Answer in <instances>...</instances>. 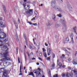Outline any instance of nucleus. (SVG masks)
<instances>
[{
	"label": "nucleus",
	"mask_w": 77,
	"mask_h": 77,
	"mask_svg": "<svg viewBox=\"0 0 77 77\" xmlns=\"http://www.w3.org/2000/svg\"><path fill=\"white\" fill-rule=\"evenodd\" d=\"M0 71L2 72H4L3 73L2 77H8V74H9L10 73V71L9 70H7L6 69H4L3 68H1Z\"/></svg>",
	"instance_id": "nucleus-1"
},
{
	"label": "nucleus",
	"mask_w": 77,
	"mask_h": 77,
	"mask_svg": "<svg viewBox=\"0 0 77 77\" xmlns=\"http://www.w3.org/2000/svg\"><path fill=\"white\" fill-rule=\"evenodd\" d=\"M8 52H7L5 53V54H4V57H5V58H3L1 60V61L3 62V61H6L7 60H11L12 59L11 58H10L9 57H7L8 56Z\"/></svg>",
	"instance_id": "nucleus-2"
},
{
	"label": "nucleus",
	"mask_w": 77,
	"mask_h": 77,
	"mask_svg": "<svg viewBox=\"0 0 77 77\" xmlns=\"http://www.w3.org/2000/svg\"><path fill=\"white\" fill-rule=\"evenodd\" d=\"M29 9V6H27V8H25V14H32L33 13V10L32 9H30L29 10H28Z\"/></svg>",
	"instance_id": "nucleus-3"
},
{
	"label": "nucleus",
	"mask_w": 77,
	"mask_h": 77,
	"mask_svg": "<svg viewBox=\"0 0 77 77\" xmlns=\"http://www.w3.org/2000/svg\"><path fill=\"white\" fill-rule=\"evenodd\" d=\"M40 71H41V69L39 68H38V69L35 70L33 71V72L36 74L37 76H41V73L40 72Z\"/></svg>",
	"instance_id": "nucleus-4"
},
{
	"label": "nucleus",
	"mask_w": 77,
	"mask_h": 77,
	"mask_svg": "<svg viewBox=\"0 0 77 77\" xmlns=\"http://www.w3.org/2000/svg\"><path fill=\"white\" fill-rule=\"evenodd\" d=\"M0 48H1L2 50L6 51H8V48L7 47L3 45H0Z\"/></svg>",
	"instance_id": "nucleus-5"
},
{
	"label": "nucleus",
	"mask_w": 77,
	"mask_h": 77,
	"mask_svg": "<svg viewBox=\"0 0 77 77\" xmlns=\"http://www.w3.org/2000/svg\"><path fill=\"white\" fill-rule=\"evenodd\" d=\"M6 37V34L3 32H0V39H4Z\"/></svg>",
	"instance_id": "nucleus-6"
},
{
	"label": "nucleus",
	"mask_w": 77,
	"mask_h": 77,
	"mask_svg": "<svg viewBox=\"0 0 77 77\" xmlns=\"http://www.w3.org/2000/svg\"><path fill=\"white\" fill-rule=\"evenodd\" d=\"M3 65L5 67H7L9 65H11V63L8 62H5L3 63Z\"/></svg>",
	"instance_id": "nucleus-7"
},
{
	"label": "nucleus",
	"mask_w": 77,
	"mask_h": 77,
	"mask_svg": "<svg viewBox=\"0 0 77 77\" xmlns=\"http://www.w3.org/2000/svg\"><path fill=\"white\" fill-rule=\"evenodd\" d=\"M53 8H54V9H56V10H57V11H59L60 12H62V9H61V8H60L58 6H54V7H53Z\"/></svg>",
	"instance_id": "nucleus-8"
},
{
	"label": "nucleus",
	"mask_w": 77,
	"mask_h": 77,
	"mask_svg": "<svg viewBox=\"0 0 77 77\" xmlns=\"http://www.w3.org/2000/svg\"><path fill=\"white\" fill-rule=\"evenodd\" d=\"M0 25L2 28H5L6 27V24L5 23H3L2 22H0Z\"/></svg>",
	"instance_id": "nucleus-9"
},
{
	"label": "nucleus",
	"mask_w": 77,
	"mask_h": 77,
	"mask_svg": "<svg viewBox=\"0 0 77 77\" xmlns=\"http://www.w3.org/2000/svg\"><path fill=\"white\" fill-rule=\"evenodd\" d=\"M56 4V0H52L51 2V6L52 7H54Z\"/></svg>",
	"instance_id": "nucleus-10"
},
{
	"label": "nucleus",
	"mask_w": 77,
	"mask_h": 77,
	"mask_svg": "<svg viewBox=\"0 0 77 77\" xmlns=\"http://www.w3.org/2000/svg\"><path fill=\"white\" fill-rule=\"evenodd\" d=\"M20 3L22 6H23L24 8L26 7V2H23L22 1H20Z\"/></svg>",
	"instance_id": "nucleus-11"
},
{
	"label": "nucleus",
	"mask_w": 77,
	"mask_h": 77,
	"mask_svg": "<svg viewBox=\"0 0 77 77\" xmlns=\"http://www.w3.org/2000/svg\"><path fill=\"white\" fill-rule=\"evenodd\" d=\"M53 24V23L51 21L48 20V22L46 23V25L47 26H51Z\"/></svg>",
	"instance_id": "nucleus-12"
},
{
	"label": "nucleus",
	"mask_w": 77,
	"mask_h": 77,
	"mask_svg": "<svg viewBox=\"0 0 77 77\" xmlns=\"http://www.w3.org/2000/svg\"><path fill=\"white\" fill-rule=\"evenodd\" d=\"M77 60L75 59V60H73V61L72 63L74 65H77Z\"/></svg>",
	"instance_id": "nucleus-13"
},
{
	"label": "nucleus",
	"mask_w": 77,
	"mask_h": 77,
	"mask_svg": "<svg viewBox=\"0 0 77 77\" xmlns=\"http://www.w3.org/2000/svg\"><path fill=\"white\" fill-rule=\"evenodd\" d=\"M48 53H51V48H48L47 50Z\"/></svg>",
	"instance_id": "nucleus-14"
},
{
	"label": "nucleus",
	"mask_w": 77,
	"mask_h": 77,
	"mask_svg": "<svg viewBox=\"0 0 77 77\" xmlns=\"http://www.w3.org/2000/svg\"><path fill=\"white\" fill-rule=\"evenodd\" d=\"M66 30V26H65L63 28V33H64V32H65Z\"/></svg>",
	"instance_id": "nucleus-15"
},
{
	"label": "nucleus",
	"mask_w": 77,
	"mask_h": 77,
	"mask_svg": "<svg viewBox=\"0 0 77 77\" xmlns=\"http://www.w3.org/2000/svg\"><path fill=\"white\" fill-rule=\"evenodd\" d=\"M23 66V64L22 63V62H21V63L20 64V73H21L22 72H21V68H22V67Z\"/></svg>",
	"instance_id": "nucleus-16"
},
{
	"label": "nucleus",
	"mask_w": 77,
	"mask_h": 77,
	"mask_svg": "<svg viewBox=\"0 0 77 77\" xmlns=\"http://www.w3.org/2000/svg\"><path fill=\"white\" fill-rule=\"evenodd\" d=\"M61 23L63 24H65V20H61Z\"/></svg>",
	"instance_id": "nucleus-17"
},
{
	"label": "nucleus",
	"mask_w": 77,
	"mask_h": 77,
	"mask_svg": "<svg viewBox=\"0 0 77 77\" xmlns=\"http://www.w3.org/2000/svg\"><path fill=\"white\" fill-rule=\"evenodd\" d=\"M29 75H32L33 77H35V75L33 74V73L32 72H31L29 74Z\"/></svg>",
	"instance_id": "nucleus-18"
},
{
	"label": "nucleus",
	"mask_w": 77,
	"mask_h": 77,
	"mask_svg": "<svg viewBox=\"0 0 77 77\" xmlns=\"http://www.w3.org/2000/svg\"><path fill=\"white\" fill-rule=\"evenodd\" d=\"M48 74H49V75L50 77H51V72H50V69H48Z\"/></svg>",
	"instance_id": "nucleus-19"
},
{
	"label": "nucleus",
	"mask_w": 77,
	"mask_h": 77,
	"mask_svg": "<svg viewBox=\"0 0 77 77\" xmlns=\"http://www.w3.org/2000/svg\"><path fill=\"white\" fill-rule=\"evenodd\" d=\"M68 41H69V38H68L67 37L66 38L65 40V43H67V42H68Z\"/></svg>",
	"instance_id": "nucleus-20"
},
{
	"label": "nucleus",
	"mask_w": 77,
	"mask_h": 77,
	"mask_svg": "<svg viewBox=\"0 0 77 77\" xmlns=\"http://www.w3.org/2000/svg\"><path fill=\"white\" fill-rule=\"evenodd\" d=\"M73 29L74 32H75V33H76H76H76V31H75V30H76V27L75 26L73 28Z\"/></svg>",
	"instance_id": "nucleus-21"
},
{
	"label": "nucleus",
	"mask_w": 77,
	"mask_h": 77,
	"mask_svg": "<svg viewBox=\"0 0 77 77\" xmlns=\"http://www.w3.org/2000/svg\"><path fill=\"white\" fill-rule=\"evenodd\" d=\"M70 37L71 38L72 42H73L74 41H73V35H72V34H71L70 35Z\"/></svg>",
	"instance_id": "nucleus-22"
},
{
	"label": "nucleus",
	"mask_w": 77,
	"mask_h": 77,
	"mask_svg": "<svg viewBox=\"0 0 77 77\" xmlns=\"http://www.w3.org/2000/svg\"><path fill=\"white\" fill-rule=\"evenodd\" d=\"M56 18V15H53V16L52 17V19H53V20L54 21H56L55 20V19Z\"/></svg>",
	"instance_id": "nucleus-23"
},
{
	"label": "nucleus",
	"mask_w": 77,
	"mask_h": 77,
	"mask_svg": "<svg viewBox=\"0 0 77 77\" xmlns=\"http://www.w3.org/2000/svg\"><path fill=\"white\" fill-rule=\"evenodd\" d=\"M55 27L56 28H58L59 27V24L58 23H56L55 24Z\"/></svg>",
	"instance_id": "nucleus-24"
},
{
	"label": "nucleus",
	"mask_w": 77,
	"mask_h": 77,
	"mask_svg": "<svg viewBox=\"0 0 77 77\" xmlns=\"http://www.w3.org/2000/svg\"><path fill=\"white\" fill-rule=\"evenodd\" d=\"M2 6H3V9L5 12V11H6V7H5V5H3Z\"/></svg>",
	"instance_id": "nucleus-25"
},
{
	"label": "nucleus",
	"mask_w": 77,
	"mask_h": 77,
	"mask_svg": "<svg viewBox=\"0 0 77 77\" xmlns=\"http://www.w3.org/2000/svg\"><path fill=\"white\" fill-rule=\"evenodd\" d=\"M32 44L29 45V48L30 49H32Z\"/></svg>",
	"instance_id": "nucleus-26"
},
{
	"label": "nucleus",
	"mask_w": 77,
	"mask_h": 77,
	"mask_svg": "<svg viewBox=\"0 0 77 77\" xmlns=\"http://www.w3.org/2000/svg\"><path fill=\"white\" fill-rule=\"evenodd\" d=\"M16 51L17 52V54L18 53V48L17 47L16 48Z\"/></svg>",
	"instance_id": "nucleus-27"
},
{
	"label": "nucleus",
	"mask_w": 77,
	"mask_h": 77,
	"mask_svg": "<svg viewBox=\"0 0 77 77\" xmlns=\"http://www.w3.org/2000/svg\"><path fill=\"white\" fill-rule=\"evenodd\" d=\"M69 75L70 77H72L73 76V73L71 72L70 73Z\"/></svg>",
	"instance_id": "nucleus-28"
},
{
	"label": "nucleus",
	"mask_w": 77,
	"mask_h": 77,
	"mask_svg": "<svg viewBox=\"0 0 77 77\" xmlns=\"http://www.w3.org/2000/svg\"><path fill=\"white\" fill-rule=\"evenodd\" d=\"M43 54L45 57H47V54H46V53L44 52L43 53Z\"/></svg>",
	"instance_id": "nucleus-29"
},
{
	"label": "nucleus",
	"mask_w": 77,
	"mask_h": 77,
	"mask_svg": "<svg viewBox=\"0 0 77 77\" xmlns=\"http://www.w3.org/2000/svg\"><path fill=\"white\" fill-rule=\"evenodd\" d=\"M24 57L25 58V61H26V53H24Z\"/></svg>",
	"instance_id": "nucleus-30"
},
{
	"label": "nucleus",
	"mask_w": 77,
	"mask_h": 77,
	"mask_svg": "<svg viewBox=\"0 0 77 77\" xmlns=\"http://www.w3.org/2000/svg\"><path fill=\"white\" fill-rule=\"evenodd\" d=\"M74 73H75V75H77V72L75 70H73Z\"/></svg>",
	"instance_id": "nucleus-31"
},
{
	"label": "nucleus",
	"mask_w": 77,
	"mask_h": 77,
	"mask_svg": "<svg viewBox=\"0 0 77 77\" xmlns=\"http://www.w3.org/2000/svg\"><path fill=\"white\" fill-rule=\"evenodd\" d=\"M53 77H58V75L56 74L55 75H53Z\"/></svg>",
	"instance_id": "nucleus-32"
},
{
	"label": "nucleus",
	"mask_w": 77,
	"mask_h": 77,
	"mask_svg": "<svg viewBox=\"0 0 77 77\" xmlns=\"http://www.w3.org/2000/svg\"><path fill=\"white\" fill-rule=\"evenodd\" d=\"M57 16H58V17H61L62 15H61V14H57Z\"/></svg>",
	"instance_id": "nucleus-33"
},
{
	"label": "nucleus",
	"mask_w": 77,
	"mask_h": 77,
	"mask_svg": "<svg viewBox=\"0 0 77 77\" xmlns=\"http://www.w3.org/2000/svg\"><path fill=\"white\" fill-rule=\"evenodd\" d=\"M26 54H27L29 57H30V55H29V52H26Z\"/></svg>",
	"instance_id": "nucleus-34"
},
{
	"label": "nucleus",
	"mask_w": 77,
	"mask_h": 77,
	"mask_svg": "<svg viewBox=\"0 0 77 77\" xmlns=\"http://www.w3.org/2000/svg\"><path fill=\"white\" fill-rule=\"evenodd\" d=\"M52 56L53 58H54V57H55V54H54V53H53L52 54Z\"/></svg>",
	"instance_id": "nucleus-35"
},
{
	"label": "nucleus",
	"mask_w": 77,
	"mask_h": 77,
	"mask_svg": "<svg viewBox=\"0 0 77 77\" xmlns=\"http://www.w3.org/2000/svg\"><path fill=\"white\" fill-rule=\"evenodd\" d=\"M58 65H59V66H60V67H61V66H62V63H59V64H58Z\"/></svg>",
	"instance_id": "nucleus-36"
},
{
	"label": "nucleus",
	"mask_w": 77,
	"mask_h": 77,
	"mask_svg": "<svg viewBox=\"0 0 77 77\" xmlns=\"http://www.w3.org/2000/svg\"><path fill=\"white\" fill-rule=\"evenodd\" d=\"M7 41H8V38H6L5 40H4V41L5 42H7Z\"/></svg>",
	"instance_id": "nucleus-37"
},
{
	"label": "nucleus",
	"mask_w": 77,
	"mask_h": 77,
	"mask_svg": "<svg viewBox=\"0 0 77 77\" xmlns=\"http://www.w3.org/2000/svg\"><path fill=\"white\" fill-rule=\"evenodd\" d=\"M50 57H48L47 58V60H50Z\"/></svg>",
	"instance_id": "nucleus-38"
},
{
	"label": "nucleus",
	"mask_w": 77,
	"mask_h": 77,
	"mask_svg": "<svg viewBox=\"0 0 77 77\" xmlns=\"http://www.w3.org/2000/svg\"><path fill=\"white\" fill-rule=\"evenodd\" d=\"M66 77H69V76H68V73H67L66 74Z\"/></svg>",
	"instance_id": "nucleus-39"
},
{
	"label": "nucleus",
	"mask_w": 77,
	"mask_h": 77,
	"mask_svg": "<svg viewBox=\"0 0 77 77\" xmlns=\"http://www.w3.org/2000/svg\"><path fill=\"white\" fill-rule=\"evenodd\" d=\"M14 23V24H15V26L17 25V26H18V25L17 24V23L16 22V21H15Z\"/></svg>",
	"instance_id": "nucleus-40"
},
{
	"label": "nucleus",
	"mask_w": 77,
	"mask_h": 77,
	"mask_svg": "<svg viewBox=\"0 0 77 77\" xmlns=\"http://www.w3.org/2000/svg\"><path fill=\"white\" fill-rule=\"evenodd\" d=\"M52 66V67H54V66H55V64L53 63Z\"/></svg>",
	"instance_id": "nucleus-41"
},
{
	"label": "nucleus",
	"mask_w": 77,
	"mask_h": 77,
	"mask_svg": "<svg viewBox=\"0 0 77 77\" xmlns=\"http://www.w3.org/2000/svg\"><path fill=\"white\" fill-rule=\"evenodd\" d=\"M32 25H33L34 26H37V23H33Z\"/></svg>",
	"instance_id": "nucleus-42"
},
{
	"label": "nucleus",
	"mask_w": 77,
	"mask_h": 77,
	"mask_svg": "<svg viewBox=\"0 0 77 77\" xmlns=\"http://www.w3.org/2000/svg\"><path fill=\"white\" fill-rule=\"evenodd\" d=\"M42 50H43V51L44 52L46 51V50L44 48H43Z\"/></svg>",
	"instance_id": "nucleus-43"
},
{
	"label": "nucleus",
	"mask_w": 77,
	"mask_h": 77,
	"mask_svg": "<svg viewBox=\"0 0 77 77\" xmlns=\"http://www.w3.org/2000/svg\"><path fill=\"white\" fill-rule=\"evenodd\" d=\"M18 63H20V58L18 57Z\"/></svg>",
	"instance_id": "nucleus-44"
},
{
	"label": "nucleus",
	"mask_w": 77,
	"mask_h": 77,
	"mask_svg": "<svg viewBox=\"0 0 77 77\" xmlns=\"http://www.w3.org/2000/svg\"><path fill=\"white\" fill-rule=\"evenodd\" d=\"M39 56H42V54L41 53V52H39Z\"/></svg>",
	"instance_id": "nucleus-45"
},
{
	"label": "nucleus",
	"mask_w": 77,
	"mask_h": 77,
	"mask_svg": "<svg viewBox=\"0 0 77 77\" xmlns=\"http://www.w3.org/2000/svg\"><path fill=\"white\" fill-rule=\"evenodd\" d=\"M39 43H38L36 44V45H37V46H39Z\"/></svg>",
	"instance_id": "nucleus-46"
},
{
	"label": "nucleus",
	"mask_w": 77,
	"mask_h": 77,
	"mask_svg": "<svg viewBox=\"0 0 77 77\" xmlns=\"http://www.w3.org/2000/svg\"><path fill=\"white\" fill-rule=\"evenodd\" d=\"M35 20V17H34L31 19L32 21H33V20Z\"/></svg>",
	"instance_id": "nucleus-47"
},
{
	"label": "nucleus",
	"mask_w": 77,
	"mask_h": 77,
	"mask_svg": "<svg viewBox=\"0 0 77 77\" xmlns=\"http://www.w3.org/2000/svg\"><path fill=\"white\" fill-rule=\"evenodd\" d=\"M20 51L21 52H22V53H23V48H20Z\"/></svg>",
	"instance_id": "nucleus-48"
},
{
	"label": "nucleus",
	"mask_w": 77,
	"mask_h": 77,
	"mask_svg": "<svg viewBox=\"0 0 77 77\" xmlns=\"http://www.w3.org/2000/svg\"><path fill=\"white\" fill-rule=\"evenodd\" d=\"M28 23H29V24L30 25H32V23H31L30 22H28Z\"/></svg>",
	"instance_id": "nucleus-49"
},
{
	"label": "nucleus",
	"mask_w": 77,
	"mask_h": 77,
	"mask_svg": "<svg viewBox=\"0 0 77 77\" xmlns=\"http://www.w3.org/2000/svg\"><path fill=\"white\" fill-rule=\"evenodd\" d=\"M77 54V51H75V56H76V54Z\"/></svg>",
	"instance_id": "nucleus-50"
},
{
	"label": "nucleus",
	"mask_w": 77,
	"mask_h": 77,
	"mask_svg": "<svg viewBox=\"0 0 77 77\" xmlns=\"http://www.w3.org/2000/svg\"><path fill=\"white\" fill-rule=\"evenodd\" d=\"M18 24H20V19H18Z\"/></svg>",
	"instance_id": "nucleus-51"
},
{
	"label": "nucleus",
	"mask_w": 77,
	"mask_h": 77,
	"mask_svg": "<svg viewBox=\"0 0 77 77\" xmlns=\"http://www.w3.org/2000/svg\"><path fill=\"white\" fill-rule=\"evenodd\" d=\"M38 59H39V60H41V61H42V59H41L40 57H38Z\"/></svg>",
	"instance_id": "nucleus-52"
},
{
	"label": "nucleus",
	"mask_w": 77,
	"mask_h": 77,
	"mask_svg": "<svg viewBox=\"0 0 77 77\" xmlns=\"http://www.w3.org/2000/svg\"><path fill=\"white\" fill-rule=\"evenodd\" d=\"M26 45H27L28 42H27V40L26 41Z\"/></svg>",
	"instance_id": "nucleus-53"
},
{
	"label": "nucleus",
	"mask_w": 77,
	"mask_h": 77,
	"mask_svg": "<svg viewBox=\"0 0 77 77\" xmlns=\"http://www.w3.org/2000/svg\"><path fill=\"white\" fill-rule=\"evenodd\" d=\"M35 14H36V15H37V14H38V12H37L36 11H35Z\"/></svg>",
	"instance_id": "nucleus-54"
},
{
	"label": "nucleus",
	"mask_w": 77,
	"mask_h": 77,
	"mask_svg": "<svg viewBox=\"0 0 77 77\" xmlns=\"http://www.w3.org/2000/svg\"><path fill=\"white\" fill-rule=\"evenodd\" d=\"M60 58L61 59H63V58H64V57H63L62 56H61L60 57Z\"/></svg>",
	"instance_id": "nucleus-55"
},
{
	"label": "nucleus",
	"mask_w": 77,
	"mask_h": 77,
	"mask_svg": "<svg viewBox=\"0 0 77 77\" xmlns=\"http://www.w3.org/2000/svg\"><path fill=\"white\" fill-rule=\"evenodd\" d=\"M36 59V58L33 57L32 58V60H35Z\"/></svg>",
	"instance_id": "nucleus-56"
},
{
	"label": "nucleus",
	"mask_w": 77,
	"mask_h": 77,
	"mask_svg": "<svg viewBox=\"0 0 77 77\" xmlns=\"http://www.w3.org/2000/svg\"><path fill=\"white\" fill-rule=\"evenodd\" d=\"M15 11H17V7H14Z\"/></svg>",
	"instance_id": "nucleus-57"
},
{
	"label": "nucleus",
	"mask_w": 77,
	"mask_h": 77,
	"mask_svg": "<svg viewBox=\"0 0 77 77\" xmlns=\"http://www.w3.org/2000/svg\"><path fill=\"white\" fill-rule=\"evenodd\" d=\"M45 46H48V44H47V43H45Z\"/></svg>",
	"instance_id": "nucleus-58"
},
{
	"label": "nucleus",
	"mask_w": 77,
	"mask_h": 77,
	"mask_svg": "<svg viewBox=\"0 0 77 77\" xmlns=\"http://www.w3.org/2000/svg\"><path fill=\"white\" fill-rule=\"evenodd\" d=\"M62 56L63 57H65V55H64V54H63L62 55Z\"/></svg>",
	"instance_id": "nucleus-59"
},
{
	"label": "nucleus",
	"mask_w": 77,
	"mask_h": 77,
	"mask_svg": "<svg viewBox=\"0 0 77 77\" xmlns=\"http://www.w3.org/2000/svg\"><path fill=\"white\" fill-rule=\"evenodd\" d=\"M2 18L0 17V21H2Z\"/></svg>",
	"instance_id": "nucleus-60"
},
{
	"label": "nucleus",
	"mask_w": 77,
	"mask_h": 77,
	"mask_svg": "<svg viewBox=\"0 0 77 77\" xmlns=\"http://www.w3.org/2000/svg\"><path fill=\"white\" fill-rule=\"evenodd\" d=\"M36 64L37 65H39V63L38 62Z\"/></svg>",
	"instance_id": "nucleus-61"
},
{
	"label": "nucleus",
	"mask_w": 77,
	"mask_h": 77,
	"mask_svg": "<svg viewBox=\"0 0 77 77\" xmlns=\"http://www.w3.org/2000/svg\"><path fill=\"white\" fill-rule=\"evenodd\" d=\"M63 68H65V66L64 65L63 66Z\"/></svg>",
	"instance_id": "nucleus-62"
},
{
	"label": "nucleus",
	"mask_w": 77,
	"mask_h": 77,
	"mask_svg": "<svg viewBox=\"0 0 77 77\" xmlns=\"http://www.w3.org/2000/svg\"><path fill=\"white\" fill-rule=\"evenodd\" d=\"M65 74H63V75L62 76L63 77H65Z\"/></svg>",
	"instance_id": "nucleus-63"
},
{
	"label": "nucleus",
	"mask_w": 77,
	"mask_h": 77,
	"mask_svg": "<svg viewBox=\"0 0 77 77\" xmlns=\"http://www.w3.org/2000/svg\"><path fill=\"white\" fill-rule=\"evenodd\" d=\"M68 69H71V67H68Z\"/></svg>",
	"instance_id": "nucleus-64"
}]
</instances>
